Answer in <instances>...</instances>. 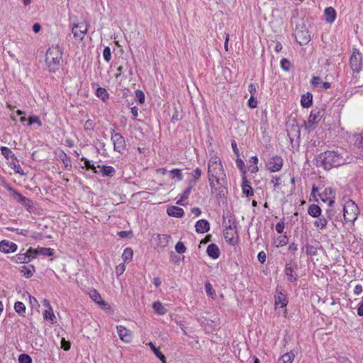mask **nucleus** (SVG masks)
<instances>
[{"label": "nucleus", "mask_w": 363, "mask_h": 363, "mask_svg": "<svg viewBox=\"0 0 363 363\" xmlns=\"http://www.w3.org/2000/svg\"><path fill=\"white\" fill-rule=\"evenodd\" d=\"M284 220V218L281 219L279 222L277 223L275 227L276 231L279 234L282 233L284 229L285 224Z\"/></svg>", "instance_id": "nucleus-63"}, {"label": "nucleus", "mask_w": 363, "mask_h": 363, "mask_svg": "<svg viewBox=\"0 0 363 363\" xmlns=\"http://www.w3.org/2000/svg\"><path fill=\"white\" fill-rule=\"evenodd\" d=\"M49 309H50L49 311H48V310L45 311V312L43 313L44 318L53 321V318H55V315L53 313L52 308L50 307Z\"/></svg>", "instance_id": "nucleus-57"}, {"label": "nucleus", "mask_w": 363, "mask_h": 363, "mask_svg": "<svg viewBox=\"0 0 363 363\" xmlns=\"http://www.w3.org/2000/svg\"><path fill=\"white\" fill-rule=\"evenodd\" d=\"M266 167L271 172H278L283 167V159L277 155L273 156L267 162Z\"/></svg>", "instance_id": "nucleus-10"}, {"label": "nucleus", "mask_w": 363, "mask_h": 363, "mask_svg": "<svg viewBox=\"0 0 363 363\" xmlns=\"http://www.w3.org/2000/svg\"><path fill=\"white\" fill-rule=\"evenodd\" d=\"M350 65L353 72L359 73L362 67V55L357 49L353 51L350 60Z\"/></svg>", "instance_id": "nucleus-5"}, {"label": "nucleus", "mask_w": 363, "mask_h": 363, "mask_svg": "<svg viewBox=\"0 0 363 363\" xmlns=\"http://www.w3.org/2000/svg\"><path fill=\"white\" fill-rule=\"evenodd\" d=\"M175 250L179 254H183V253H184L186 252V248L184 244L182 242L179 241L175 245Z\"/></svg>", "instance_id": "nucleus-55"}, {"label": "nucleus", "mask_w": 363, "mask_h": 363, "mask_svg": "<svg viewBox=\"0 0 363 363\" xmlns=\"http://www.w3.org/2000/svg\"><path fill=\"white\" fill-rule=\"evenodd\" d=\"M11 261L14 263H28L30 262V259H28V257L26 255V252L22 253L20 252L19 254L13 256L11 258Z\"/></svg>", "instance_id": "nucleus-28"}, {"label": "nucleus", "mask_w": 363, "mask_h": 363, "mask_svg": "<svg viewBox=\"0 0 363 363\" xmlns=\"http://www.w3.org/2000/svg\"><path fill=\"white\" fill-rule=\"evenodd\" d=\"M38 255H42L47 257H50L53 255V250L48 247H38Z\"/></svg>", "instance_id": "nucleus-43"}, {"label": "nucleus", "mask_w": 363, "mask_h": 363, "mask_svg": "<svg viewBox=\"0 0 363 363\" xmlns=\"http://www.w3.org/2000/svg\"><path fill=\"white\" fill-rule=\"evenodd\" d=\"M82 162H84V166H82V168H86V169H91L94 173L98 174V171L96 169V167L94 164H91V161L86 159L84 157H82L80 158Z\"/></svg>", "instance_id": "nucleus-34"}, {"label": "nucleus", "mask_w": 363, "mask_h": 363, "mask_svg": "<svg viewBox=\"0 0 363 363\" xmlns=\"http://www.w3.org/2000/svg\"><path fill=\"white\" fill-rule=\"evenodd\" d=\"M219 165H222L221 160L218 157L215 156L211 157L209 160L208 169H211L213 167Z\"/></svg>", "instance_id": "nucleus-45"}, {"label": "nucleus", "mask_w": 363, "mask_h": 363, "mask_svg": "<svg viewBox=\"0 0 363 363\" xmlns=\"http://www.w3.org/2000/svg\"><path fill=\"white\" fill-rule=\"evenodd\" d=\"M95 127V123L93 120L88 119L84 123L85 130H93Z\"/></svg>", "instance_id": "nucleus-58"}, {"label": "nucleus", "mask_w": 363, "mask_h": 363, "mask_svg": "<svg viewBox=\"0 0 363 363\" xmlns=\"http://www.w3.org/2000/svg\"><path fill=\"white\" fill-rule=\"evenodd\" d=\"M326 218L327 220H331L333 224L337 228V223H335V221L333 220V218L335 216V212L330 208H328L326 210Z\"/></svg>", "instance_id": "nucleus-53"}, {"label": "nucleus", "mask_w": 363, "mask_h": 363, "mask_svg": "<svg viewBox=\"0 0 363 363\" xmlns=\"http://www.w3.org/2000/svg\"><path fill=\"white\" fill-rule=\"evenodd\" d=\"M11 167L14 170L15 173L21 175H25V172L18 164V160L16 157V160H11L10 162Z\"/></svg>", "instance_id": "nucleus-36"}, {"label": "nucleus", "mask_w": 363, "mask_h": 363, "mask_svg": "<svg viewBox=\"0 0 363 363\" xmlns=\"http://www.w3.org/2000/svg\"><path fill=\"white\" fill-rule=\"evenodd\" d=\"M225 177L223 165L216 166L211 169H208V177Z\"/></svg>", "instance_id": "nucleus-19"}, {"label": "nucleus", "mask_w": 363, "mask_h": 363, "mask_svg": "<svg viewBox=\"0 0 363 363\" xmlns=\"http://www.w3.org/2000/svg\"><path fill=\"white\" fill-rule=\"evenodd\" d=\"M111 140L113 142L114 150L119 153H123L125 149L126 143L121 133L113 135Z\"/></svg>", "instance_id": "nucleus-9"}, {"label": "nucleus", "mask_w": 363, "mask_h": 363, "mask_svg": "<svg viewBox=\"0 0 363 363\" xmlns=\"http://www.w3.org/2000/svg\"><path fill=\"white\" fill-rule=\"evenodd\" d=\"M167 213L172 217L182 218L184 216V211L180 207L172 206L167 208Z\"/></svg>", "instance_id": "nucleus-20"}, {"label": "nucleus", "mask_w": 363, "mask_h": 363, "mask_svg": "<svg viewBox=\"0 0 363 363\" xmlns=\"http://www.w3.org/2000/svg\"><path fill=\"white\" fill-rule=\"evenodd\" d=\"M280 65L284 71L289 72L291 69V64L286 58H283L280 62Z\"/></svg>", "instance_id": "nucleus-48"}, {"label": "nucleus", "mask_w": 363, "mask_h": 363, "mask_svg": "<svg viewBox=\"0 0 363 363\" xmlns=\"http://www.w3.org/2000/svg\"><path fill=\"white\" fill-rule=\"evenodd\" d=\"M205 291L207 295L211 298H213L216 296V291L213 289L211 283L208 281H206L205 283Z\"/></svg>", "instance_id": "nucleus-46"}, {"label": "nucleus", "mask_w": 363, "mask_h": 363, "mask_svg": "<svg viewBox=\"0 0 363 363\" xmlns=\"http://www.w3.org/2000/svg\"><path fill=\"white\" fill-rule=\"evenodd\" d=\"M38 123L41 125V121L37 116H32L28 118V125H32L33 124Z\"/></svg>", "instance_id": "nucleus-61"}, {"label": "nucleus", "mask_w": 363, "mask_h": 363, "mask_svg": "<svg viewBox=\"0 0 363 363\" xmlns=\"http://www.w3.org/2000/svg\"><path fill=\"white\" fill-rule=\"evenodd\" d=\"M61 348L63 349L65 351L69 350L71 347V343L69 340H66L65 338L62 337L61 339Z\"/></svg>", "instance_id": "nucleus-59"}, {"label": "nucleus", "mask_w": 363, "mask_h": 363, "mask_svg": "<svg viewBox=\"0 0 363 363\" xmlns=\"http://www.w3.org/2000/svg\"><path fill=\"white\" fill-rule=\"evenodd\" d=\"M242 193L246 195V196H252L254 195V191L252 187L250 185V182L247 179L245 175H242Z\"/></svg>", "instance_id": "nucleus-16"}, {"label": "nucleus", "mask_w": 363, "mask_h": 363, "mask_svg": "<svg viewBox=\"0 0 363 363\" xmlns=\"http://www.w3.org/2000/svg\"><path fill=\"white\" fill-rule=\"evenodd\" d=\"M323 114L324 110L323 109L317 108L313 109L308 118V123H305V129L308 132L313 131L323 116Z\"/></svg>", "instance_id": "nucleus-3"}, {"label": "nucleus", "mask_w": 363, "mask_h": 363, "mask_svg": "<svg viewBox=\"0 0 363 363\" xmlns=\"http://www.w3.org/2000/svg\"><path fill=\"white\" fill-rule=\"evenodd\" d=\"M170 174H172V178H177L179 181L183 179V174L180 169H172L170 171Z\"/></svg>", "instance_id": "nucleus-49"}, {"label": "nucleus", "mask_w": 363, "mask_h": 363, "mask_svg": "<svg viewBox=\"0 0 363 363\" xmlns=\"http://www.w3.org/2000/svg\"><path fill=\"white\" fill-rule=\"evenodd\" d=\"M62 54H63V52L58 45H57L55 47L52 46V48H50L47 50L46 57L51 56V57H55L57 56V57H62Z\"/></svg>", "instance_id": "nucleus-27"}, {"label": "nucleus", "mask_w": 363, "mask_h": 363, "mask_svg": "<svg viewBox=\"0 0 363 363\" xmlns=\"http://www.w3.org/2000/svg\"><path fill=\"white\" fill-rule=\"evenodd\" d=\"M117 333L120 339L125 342H130L131 341V332L123 325H118L116 327Z\"/></svg>", "instance_id": "nucleus-15"}, {"label": "nucleus", "mask_w": 363, "mask_h": 363, "mask_svg": "<svg viewBox=\"0 0 363 363\" xmlns=\"http://www.w3.org/2000/svg\"><path fill=\"white\" fill-rule=\"evenodd\" d=\"M318 196L323 202H328L329 206H331L335 202V191L331 187L325 188L324 191Z\"/></svg>", "instance_id": "nucleus-11"}, {"label": "nucleus", "mask_w": 363, "mask_h": 363, "mask_svg": "<svg viewBox=\"0 0 363 363\" xmlns=\"http://www.w3.org/2000/svg\"><path fill=\"white\" fill-rule=\"evenodd\" d=\"M324 16L325 21L332 23L335 21L337 13L334 8L327 7L324 11Z\"/></svg>", "instance_id": "nucleus-21"}, {"label": "nucleus", "mask_w": 363, "mask_h": 363, "mask_svg": "<svg viewBox=\"0 0 363 363\" xmlns=\"http://www.w3.org/2000/svg\"><path fill=\"white\" fill-rule=\"evenodd\" d=\"M98 167L100 168L101 172L104 177H112L116 174V169L112 166L99 165Z\"/></svg>", "instance_id": "nucleus-24"}, {"label": "nucleus", "mask_w": 363, "mask_h": 363, "mask_svg": "<svg viewBox=\"0 0 363 363\" xmlns=\"http://www.w3.org/2000/svg\"><path fill=\"white\" fill-rule=\"evenodd\" d=\"M306 249V253L308 255H315L317 254V248L311 245H306L305 247H302V251L304 252Z\"/></svg>", "instance_id": "nucleus-44"}, {"label": "nucleus", "mask_w": 363, "mask_h": 363, "mask_svg": "<svg viewBox=\"0 0 363 363\" xmlns=\"http://www.w3.org/2000/svg\"><path fill=\"white\" fill-rule=\"evenodd\" d=\"M92 299L97 303L101 306H106L107 303L101 298V295L94 290L93 291V295L91 296Z\"/></svg>", "instance_id": "nucleus-41"}, {"label": "nucleus", "mask_w": 363, "mask_h": 363, "mask_svg": "<svg viewBox=\"0 0 363 363\" xmlns=\"http://www.w3.org/2000/svg\"><path fill=\"white\" fill-rule=\"evenodd\" d=\"M18 363H32V358L27 354H21L18 356Z\"/></svg>", "instance_id": "nucleus-51"}, {"label": "nucleus", "mask_w": 363, "mask_h": 363, "mask_svg": "<svg viewBox=\"0 0 363 363\" xmlns=\"http://www.w3.org/2000/svg\"><path fill=\"white\" fill-rule=\"evenodd\" d=\"M328 220L325 216H319L318 219L314 222V225L320 229H324L326 228Z\"/></svg>", "instance_id": "nucleus-38"}, {"label": "nucleus", "mask_w": 363, "mask_h": 363, "mask_svg": "<svg viewBox=\"0 0 363 363\" xmlns=\"http://www.w3.org/2000/svg\"><path fill=\"white\" fill-rule=\"evenodd\" d=\"M294 35L297 43L301 45H306L311 40L309 32L305 27L296 28L294 31Z\"/></svg>", "instance_id": "nucleus-6"}, {"label": "nucleus", "mask_w": 363, "mask_h": 363, "mask_svg": "<svg viewBox=\"0 0 363 363\" xmlns=\"http://www.w3.org/2000/svg\"><path fill=\"white\" fill-rule=\"evenodd\" d=\"M359 214V208L352 200L347 201L343 207V217L346 222H354Z\"/></svg>", "instance_id": "nucleus-2"}, {"label": "nucleus", "mask_w": 363, "mask_h": 363, "mask_svg": "<svg viewBox=\"0 0 363 363\" xmlns=\"http://www.w3.org/2000/svg\"><path fill=\"white\" fill-rule=\"evenodd\" d=\"M294 357V353L290 351L281 355L278 359V363H292Z\"/></svg>", "instance_id": "nucleus-29"}, {"label": "nucleus", "mask_w": 363, "mask_h": 363, "mask_svg": "<svg viewBox=\"0 0 363 363\" xmlns=\"http://www.w3.org/2000/svg\"><path fill=\"white\" fill-rule=\"evenodd\" d=\"M311 84L316 88H320L321 89H328L331 87V84L328 82H323L320 77H313L311 80Z\"/></svg>", "instance_id": "nucleus-18"}, {"label": "nucleus", "mask_w": 363, "mask_h": 363, "mask_svg": "<svg viewBox=\"0 0 363 363\" xmlns=\"http://www.w3.org/2000/svg\"><path fill=\"white\" fill-rule=\"evenodd\" d=\"M59 157L66 167H67L68 166L71 167L70 157L65 152L62 151Z\"/></svg>", "instance_id": "nucleus-47"}, {"label": "nucleus", "mask_w": 363, "mask_h": 363, "mask_svg": "<svg viewBox=\"0 0 363 363\" xmlns=\"http://www.w3.org/2000/svg\"><path fill=\"white\" fill-rule=\"evenodd\" d=\"M35 272V267L32 264L28 266L23 265L21 268V272L23 273V275L26 278H30L33 275Z\"/></svg>", "instance_id": "nucleus-26"}, {"label": "nucleus", "mask_w": 363, "mask_h": 363, "mask_svg": "<svg viewBox=\"0 0 363 363\" xmlns=\"http://www.w3.org/2000/svg\"><path fill=\"white\" fill-rule=\"evenodd\" d=\"M322 210L318 205L311 204L308 208V213L313 217L318 218L321 216Z\"/></svg>", "instance_id": "nucleus-25"}, {"label": "nucleus", "mask_w": 363, "mask_h": 363, "mask_svg": "<svg viewBox=\"0 0 363 363\" xmlns=\"http://www.w3.org/2000/svg\"><path fill=\"white\" fill-rule=\"evenodd\" d=\"M103 57L106 62H109L111 60V51L108 46L104 48L103 51Z\"/></svg>", "instance_id": "nucleus-52"}, {"label": "nucleus", "mask_w": 363, "mask_h": 363, "mask_svg": "<svg viewBox=\"0 0 363 363\" xmlns=\"http://www.w3.org/2000/svg\"><path fill=\"white\" fill-rule=\"evenodd\" d=\"M298 265L296 262L290 261L286 262L284 268V274L286 276L287 280L291 283H295L298 279L297 273Z\"/></svg>", "instance_id": "nucleus-4"}, {"label": "nucleus", "mask_w": 363, "mask_h": 363, "mask_svg": "<svg viewBox=\"0 0 363 363\" xmlns=\"http://www.w3.org/2000/svg\"><path fill=\"white\" fill-rule=\"evenodd\" d=\"M18 246L16 243L7 240H3L0 242V251L4 253L14 252L17 250Z\"/></svg>", "instance_id": "nucleus-13"}, {"label": "nucleus", "mask_w": 363, "mask_h": 363, "mask_svg": "<svg viewBox=\"0 0 363 363\" xmlns=\"http://www.w3.org/2000/svg\"><path fill=\"white\" fill-rule=\"evenodd\" d=\"M201 170L200 168L196 167L192 172L193 179L189 181V183L192 184L193 185H195L197 180L201 177Z\"/></svg>", "instance_id": "nucleus-42"}, {"label": "nucleus", "mask_w": 363, "mask_h": 363, "mask_svg": "<svg viewBox=\"0 0 363 363\" xmlns=\"http://www.w3.org/2000/svg\"><path fill=\"white\" fill-rule=\"evenodd\" d=\"M206 253L210 257L217 259L220 256V250L217 245L211 243L207 247Z\"/></svg>", "instance_id": "nucleus-22"}, {"label": "nucleus", "mask_w": 363, "mask_h": 363, "mask_svg": "<svg viewBox=\"0 0 363 363\" xmlns=\"http://www.w3.org/2000/svg\"><path fill=\"white\" fill-rule=\"evenodd\" d=\"M247 106L250 108H255L257 106V100L255 96H251L247 101Z\"/></svg>", "instance_id": "nucleus-60"}, {"label": "nucleus", "mask_w": 363, "mask_h": 363, "mask_svg": "<svg viewBox=\"0 0 363 363\" xmlns=\"http://www.w3.org/2000/svg\"><path fill=\"white\" fill-rule=\"evenodd\" d=\"M1 186L5 187L9 192L11 193V196L14 200H16L18 203H21L22 201H26L25 200L26 196L22 195L19 191L16 189L11 186L5 180H2Z\"/></svg>", "instance_id": "nucleus-12"}, {"label": "nucleus", "mask_w": 363, "mask_h": 363, "mask_svg": "<svg viewBox=\"0 0 363 363\" xmlns=\"http://www.w3.org/2000/svg\"><path fill=\"white\" fill-rule=\"evenodd\" d=\"M25 200L26 201H22V203H21V204L22 206H23L26 208V210L28 211H29L30 213L33 212L35 207L33 206V203L32 200H30V199H28L27 197L25 198Z\"/></svg>", "instance_id": "nucleus-40"}, {"label": "nucleus", "mask_w": 363, "mask_h": 363, "mask_svg": "<svg viewBox=\"0 0 363 363\" xmlns=\"http://www.w3.org/2000/svg\"><path fill=\"white\" fill-rule=\"evenodd\" d=\"M133 256V250L130 247H126L123 252L122 258L124 262H130Z\"/></svg>", "instance_id": "nucleus-39"}, {"label": "nucleus", "mask_w": 363, "mask_h": 363, "mask_svg": "<svg viewBox=\"0 0 363 363\" xmlns=\"http://www.w3.org/2000/svg\"><path fill=\"white\" fill-rule=\"evenodd\" d=\"M135 97L140 104H143L145 102V96L143 91L137 89L135 91Z\"/></svg>", "instance_id": "nucleus-54"}, {"label": "nucleus", "mask_w": 363, "mask_h": 363, "mask_svg": "<svg viewBox=\"0 0 363 363\" xmlns=\"http://www.w3.org/2000/svg\"><path fill=\"white\" fill-rule=\"evenodd\" d=\"M158 239V245L161 247H165L167 246L171 236L164 234H158L157 235Z\"/></svg>", "instance_id": "nucleus-31"}, {"label": "nucleus", "mask_w": 363, "mask_h": 363, "mask_svg": "<svg viewBox=\"0 0 363 363\" xmlns=\"http://www.w3.org/2000/svg\"><path fill=\"white\" fill-rule=\"evenodd\" d=\"M26 255L28 257V259H30V262L35 258L38 255V249H33L32 247H30L26 252Z\"/></svg>", "instance_id": "nucleus-50"}, {"label": "nucleus", "mask_w": 363, "mask_h": 363, "mask_svg": "<svg viewBox=\"0 0 363 363\" xmlns=\"http://www.w3.org/2000/svg\"><path fill=\"white\" fill-rule=\"evenodd\" d=\"M1 154L4 156V157L7 160L9 158L11 160H16V156L12 152V151L7 147L1 146Z\"/></svg>", "instance_id": "nucleus-33"}, {"label": "nucleus", "mask_w": 363, "mask_h": 363, "mask_svg": "<svg viewBox=\"0 0 363 363\" xmlns=\"http://www.w3.org/2000/svg\"><path fill=\"white\" fill-rule=\"evenodd\" d=\"M227 218H228V221H225V217L223 216V219H224V221L223 222V225H225V223H227V225H236L235 218L234 216L229 215L227 216Z\"/></svg>", "instance_id": "nucleus-62"}, {"label": "nucleus", "mask_w": 363, "mask_h": 363, "mask_svg": "<svg viewBox=\"0 0 363 363\" xmlns=\"http://www.w3.org/2000/svg\"><path fill=\"white\" fill-rule=\"evenodd\" d=\"M235 163L238 168L242 172V175H245L246 171L244 161L240 158H238L235 161Z\"/></svg>", "instance_id": "nucleus-56"}, {"label": "nucleus", "mask_w": 363, "mask_h": 363, "mask_svg": "<svg viewBox=\"0 0 363 363\" xmlns=\"http://www.w3.org/2000/svg\"><path fill=\"white\" fill-rule=\"evenodd\" d=\"M96 95L104 101H105L109 97V94L106 89L102 87H98L96 89Z\"/></svg>", "instance_id": "nucleus-37"}, {"label": "nucleus", "mask_w": 363, "mask_h": 363, "mask_svg": "<svg viewBox=\"0 0 363 363\" xmlns=\"http://www.w3.org/2000/svg\"><path fill=\"white\" fill-rule=\"evenodd\" d=\"M148 345L150 346V347L151 348V350H152V352H154V354H155V356L161 361V362H164V355L160 351V349L157 348L155 344L152 342H150L148 343Z\"/></svg>", "instance_id": "nucleus-35"}, {"label": "nucleus", "mask_w": 363, "mask_h": 363, "mask_svg": "<svg viewBox=\"0 0 363 363\" xmlns=\"http://www.w3.org/2000/svg\"><path fill=\"white\" fill-rule=\"evenodd\" d=\"M196 231L198 233H205L210 230V223L206 219H200L195 224Z\"/></svg>", "instance_id": "nucleus-17"}, {"label": "nucleus", "mask_w": 363, "mask_h": 363, "mask_svg": "<svg viewBox=\"0 0 363 363\" xmlns=\"http://www.w3.org/2000/svg\"><path fill=\"white\" fill-rule=\"evenodd\" d=\"M15 311L21 316H26V306L23 302L16 301L14 304Z\"/></svg>", "instance_id": "nucleus-32"}, {"label": "nucleus", "mask_w": 363, "mask_h": 363, "mask_svg": "<svg viewBox=\"0 0 363 363\" xmlns=\"http://www.w3.org/2000/svg\"><path fill=\"white\" fill-rule=\"evenodd\" d=\"M87 26H88L86 25L83 28L82 25H79V23L74 24L72 28V33H73L74 37L76 39L82 40L87 33Z\"/></svg>", "instance_id": "nucleus-14"}, {"label": "nucleus", "mask_w": 363, "mask_h": 363, "mask_svg": "<svg viewBox=\"0 0 363 363\" xmlns=\"http://www.w3.org/2000/svg\"><path fill=\"white\" fill-rule=\"evenodd\" d=\"M275 306L286 309L288 304V298L284 292V289L280 286L277 288L276 294L274 295Z\"/></svg>", "instance_id": "nucleus-7"}, {"label": "nucleus", "mask_w": 363, "mask_h": 363, "mask_svg": "<svg viewBox=\"0 0 363 363\" xmlns=\"http://www.w3.org/2000/svg\"><path fill=\"white\" fill-rule=\"evenodd\" d=\"M301 104L303 108H309L313 104V95L310 92L303 94L301 98Z\"/></svg>", "instance_id": "nucleus-23"}, {"label": "nucleus", "mask_w": 363, "mask_h": 363, "mask_svg": "<svg viewBox=\"0 0 363 363\" xmlns=\"http://www.w3.org/2000/svg\"><path fill=\"white\" fill-rule=\"evenodd\" d=\"M62 57H45V63L50 72L55 73L57 71H58L62 65Z\"/></svg>", "instance_id": "nucleus-8"}, {"label": "nucleus", "mask_w": 363, "mask_h": 363, "mask_svg": "<svg viewBox=\"0 0 363 363\" xmlns=\"http://www.w3.org/2000/svg\"><path fill=\"white\" fill-rule=\"evenodd\" d=\"M152 308L154 311L158 315H164L167 313V310L160 301H155L152 304Z\"/></svg>", "instance_id": "nucleus-30"}, {"label": "nucleus", "mask_w": 363, "mask_h": 363, "mask_svg": "<svg viewBox=\"0 0 363 363\" xmlns=\"http://www.w3.org/2000/svg\"><path fill=\"white\" fill-rule=\"evenodd\" d=\"M350 162L351 160L347 153L342 149L328 150L319 154L316 157V165L323 167L325 170Z\"/></svg>", "instance_id": "nucleus-1"}, {"label": "nucleus", "mask_w": 363, "mask_h": 363, "mask_svg": "<svg viewBox=\"0 0 363 363\" xmlns=\"http://www.w3.org/2000/svg\"><path fill=\"white\" fill-rule=\"evenodd\" d=\"M193 184L189 183V186L184 191L182 194L183 199H187L193 188Z\"/></svg>", "instance_id": "nucleus-64"}]
</instances>
